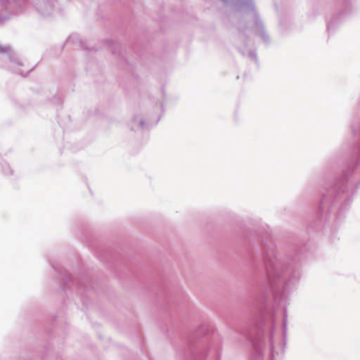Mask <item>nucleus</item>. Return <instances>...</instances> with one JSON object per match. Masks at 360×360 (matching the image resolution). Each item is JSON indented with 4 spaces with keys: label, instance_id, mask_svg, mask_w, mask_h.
I'll return each instance as SVG.
<instances>
[{
    "label": "nucleus",
    "instance_id": "f257e3e1",
    "mask_svg": "<svg viewBox=\"0 0 360 360\" xmlns=\"http://www.w3.org/2000/svg\"><path fill=\"white\" fill-rule=\"evenodd\" d=\"M233 9L229 15L230 41L244 56L257 63L254 42L250 34H255L269 45L270 35L257 10L254 0H219Z\"/></svg>",
    "mask_w": 360,
    "mask_h": 360
},
{
    "label": "nucleus",
    "instance_id": "f03ea898",
    "mask_svg": "<svg viewBox=\"0 0 360 360\" xmlns=\"http://www.w3.org/2000/svg\"><path fill=\"white\" fill-rule=\"evenodd\" d=\"M331 195H323L316 212L313 226L317 231H323L331 221Z\"/></svg>",
    "mask_w": 360,
    "mask_h": 360
},
{
    "label": "nucleus",
    "instance_id": "7ed1b4c3",
    "mask_svg": "<svg viewBox=\"0 0 360 360\" xmlns=\"http://www.w3.org/2000/svg\"><path fill=\"white\" fill-rule=\"evenodd\" d=\"M145 115L144 117L139 115L134 117L131 122L132 129H149L156 125L161 118L160 114H145Z\"/></svg>",
    "mask_w": 360,
    "mask_h": 360
},
{
    "label": "nucleus",
    "instance_id": "20e7f679",
    "mask_svg": "<svg viewBox=\"0 0 360 360\" xmlns=\"http://www.w3.org/2000/svg\"><path fill=\"white\" fill-rule=\"evenodd\" d=\"M56 0H32L37 12L42 16H51L55 11Z\"/></svg>",
    "mask_w": 360,
    "mask_h": 360
},
{
    "label": "nucleus",
    "instance_id": "39448f33",
    "mask_svg": "<svg viewBox=\"0 0 360 360\" xmlns=\"http://www.w3.org/2000/svg\"><path fill=\"white\" fill-rule=\"evenodd\" d=\"M42 96H45L48 100H51L56 105H61L63 99L58 94V90L53 89L52 91L49 89L42 90Z\"/></svg>",
    "mask_w": 360,
    "mask_h": 360
},
{
    "label": "nucleus",
    "instance_id": "423d86ee",
    "mask_svg": "<svg viewBox=\"0 0 360 360\" xmlns=\"http://www.w3.org/2000/svg\"><path fill=\"white\" fill-rule=\"evenodd\" d=\"M105 44L109 49H110L112 54H120V44L119 43L113 40H107Z\"/></svg>",
    "mask_w": 360,
    "mask_h": 360
},
{
    "label": "nucleus",
    "instance_id": "0eeeda50",
    "mask_svg": "<svg viewBox=\"0 0 360 360\" xmlns=\"http://www.w3.org/2000/svg\"><path fill=\"white\" fill-rule=\"evenodd\" d=\"M68 43H72L75 45L82 46L83 43H84L78 34H72L67 39Z\"/></svg>",
    "mask_w": 360,
    "mask_h": 360
},
{
    "label": "nucleus",
    "instance_id": "6e6552de",
    "mask_svg": "<svg viewBox=\"0 0 360 360\" xmlns=\"http://www.w3.org/2000/svg\"><path fill=\"white\" fill-rule=\"evenodd\" d=\"M349 194L347 193H345V188L343 189L342 191V193H340V191H339L336 198H335V201H338V200H345V203H349L348 201H349Z\"/></svg>",
    "mask_w": 360,
    "mask_h": 360
},
{
    "label": "nucleus",
    "instance_id": "1a4fd4ad",
    "mask_svg": "<svg viewBox=\"0 0 360 360\" xmlns=\"http://www.w3.org/2000/svg\"><path fill=\"white\" fill-rule=\"evenodd\" d=\"M10 59V62H11V64L12 65H18V66H22V63L20 61V60L15 57V56H8Z\"/></svg>",
    "mask_w": 360,
    "mask_h": 360
},
{
    "label": "nucleus",
    "instance_id": "9d476101",
    "mask_svg": "<svg viewBox=\"0 0 360 360\" xmlns=\"http://www.w3.org/2000/svg\"><path fill=\"white\" fill-rule=\"evenodd\" d=\"M9 50L10 48L8 46H2L0 45V53H8Z\"/></svg>",
    "mask_w": 360,
    "mask_h": 360
},
{
    "label": "nucleus",
    "instance_id": "9b49d317",
    "mask_svg": "<svg viewBox=\"0 0 360 360\" xmlns=\"http://www.w3.org/2000/svg\"><path fill=\"white\" fill-rule=\"evenodd\" d=\"M8 3V0H0V6H4Z\"/></svg>",
    "mask_w": 360,
    "mask_h": 360
},
{
    "label": "nucleus",
    "instance_id": "f8f14e48",
    "mask_svg": "<svg viewBox=\"0 0 360 360\" xmlns=\"http://www.w3.org/2000/svg\"><path fill=\"white\" fill-rule=\"evenodd\" d=\"M13 72H15L16 74L20 75H22V76H23V77H25V75H24L22 74V72H20V70H13Z\"/></svg>",
    "mask_w": 360,
    "mask_h": 360
},
{
    "label": "nucleus",
    "instance_id": "ddd939ff",
    "mask_svg": "<svg viewBox=\"0 0 360 360\" xmlns=\"http://www.w3.org/2000/svg\"><path fill=\"white\" fill-rule=\"evenodd\" d=\"M273 347H274V346H273V343L271 342V354L273 353Z\"/></svg>",
    "mask_w": 360,
    "mask_h": 360
},
{
    "label": "nucleus",
    "instance_id": "4468645a",
    "mask_svg": "<svg viewBox=\"0 0 360 360\" xmlns=\"http://www.w3.org/2000/svg\"><path fill=\"white\" fill-rule=\"evenodd\" d=\"M5 20H6V18H4V19L0 18V22H4Z\"/></svg>",
    "mask_w": 360,
    "mask_h": 360
},
{
    "label": "nucleus",
    "instance_id": "2eb2a0df",
    "mask_svg": "<svg viewBox=\"0 0 360 360\" xmlns=\"http://www.w3.org/2000/svg\"><path fill=\"white\" fill-rule=\"evenodd\" d=\"M82 46H84L85 49H87V46H84V44Z\"/></svg>",
    "mask_w": 360,
    "mask_h": 360
},
{
    "label": "nucleus",
    "instance_id": "dca6fc26",
    "mask_svg": "<svg viewBox=\"0 0 360 360\" xmlns=\"http://www.w3.org/2000/svg\"><path fill=\"white\" fill-rule=\"evenodd\" d=\"M82 46H84L85 49H87V46H84V44Z\"/></svg>",
    "mask_w": 360,
    "mask_h": 360
},
{
    "label": "nucleus",
    "instance_id": "f3484780",
    "mask_svg": "<svg viewBox=\"0 0 360 360\" xmlns=\"http://www.w3.org/2000/svg\"><path fill=\"white\" fill-rule=\"evenodd\" d=\"M330 25H328V29L329 30V29H330Z\"/></svg>",
    "mask_w": 360,
    "mask_h": 360
},
{
    "label": "nucleus",
    "instance_id": "a211bd4d",
    "mask_svg": "<svg viewBox=\"0 0 360 360\" xmlns=\"http://www.w3.org/2000/svg\"><path fill=\"white\" fill-rule=\"evenodd\" d=\"M359 105H360V98H359Z\"/></svg>",
    "mask_w": 360,
    "mask_h": 360
}]
</instances>
